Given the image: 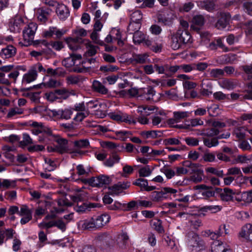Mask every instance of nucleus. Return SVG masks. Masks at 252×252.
<instances>
[{
    "label": "nucleus",
    "mask_w": 252,
    "mask_h": 252,
    "mask_svg": "<svg viewBox=\"0 0 252 252\" xmlns=\"http://www.w3.org/2000/svg\"><path fill=\"white\" fill-rule=\"evenodd\" d=\"M191 35L188 32L184 33L182 30H178L176 32L171 34L170 46L174 50L181 47L183 44L190 42Z\"/></svg>",
    "instance_id": "f257e3e1"
},
{
    "label": "nucleus",
    "mask_w": 252,
    "mask_h": 252,
    "mask_svg": "<svg viewBox=\"0 0 252 252\" xmlns=\"http://www.w3.org/2000/svg\"><path fill=\"white\" fill-rule=\"evenodd\" d=\"M186 243L190 249L201 250L205 246V243L196 233L189 232L186 237Z\"/></svg>",
    "instance_id": "f03ea898"
},
{
    "label": "nucleus",
    "mask_w": 252,
    "mask_h": 252,
    "mask_svg": "<svg viewBox=\"0 0 252 252\" xmlns=\"http://www.w3.org/2000/svg\"><path fill=\"white\" fill-rule=\"evenodd\" d=\"M37 28V26L34 23H30L27 26L23 32L24 46H28L32 44Z\"/></svg>",
    "instance_id": "7ed1b4c3"
},
{
    "label": "nucleus",
    "mask_w": 252,
    "mask_h": 252,
    "mask_svg": "<svg viewBox=\"0 0 252 252\" xmlns=\"http://www.w3.org/2000/svg\"><path fill=\"white\" fill-rule=\"evenodd\" d=\"M112 180L110 177L101 175L97 177H93L89 180V183L94 187H106L111 182Z\"/></svg>",
    "instance_id": "20e7f679"
},
{
    "label": "nucleus",
    "mask_w": 252,
    "mask_h": 252,
    "mask_svg": "<svg viewBox=\"0 0 252 252\" xmlns=\"http://www.w3.org/2000/svg\"><path fill=\"white\" fill-rule=\"evenodd\" d=\"M58 145L56 146L55 151L60 154L69 153L73 157L76 154H80V152L71 151L68 146V141L63 138H58L56 140Z\"/></svg>",
    "instance_id": "39448f33"
},
{
    "label": "nucleus",
    "mask_w": 252,
    "mask_h": 252,
    "mask_svg": "<svg viewBox=\"0 0 252 252\" xmlns=\"http://www.w3.org/2000/svg\"><path fill=\"white\" fill-rule=\"evenodd\" d=\"M96 239L101 246L105 248H110L113 246V237L108 233L104 232L98 234Z\"/></svg>",
    "instance_id": "423d86ee"
},
{
    "label": "nucleus",
    "mask_w": 252,
    "mask_h": 252,
    "mask_svg": "<svg viewBox=\"0 0 252 252\" xmlns=\"http://www.w3.org/2000/svg\"><path fill=\"white\" fill-rule=\"evenodd\" d=\"M177 190L171 188H164L160 191H154L152 193V199L155 201L162 200L166 197L165 195L167 193L175 195Z\"/></svg>",
    "instance_id": "0eeeda50"
},
{
    "label": "nucleus",
    "mask_w": 252,
    "mask_h": 252,
    "mask_svg": "<svg viewBox=\"0 0 252 252\" xmlns=\"http://www.w3.org/2000/svg\"><path fill=\"white\" fill-rule=\"evenodd\" d=\"M23 25L24 20L22 17L17 15L10 20L9 28L11 32H19Z\"/></svg>",
    "instance_id": "6e6552de"
},
{
    "label": "nucleus",
    "mask_w": 252,
    "mask_h": 252,
    "mask_svg": "<svg viewBox=\"0 0 252 252\" xmlns=\"http://www.w3.org/2000/svg\"><path fill=\"white\" fill-rule=\"evenodd\" d=\"M130 186V182L119 183L108 188V193L112 195H118L124 189H127Z\"/></svg>",
    "instance_id": "1a4fd4ad"
},
{
    "label": "nucleus",
    "mask_w": 252,
    "mask_h": 252,
    "mask_svg": "<svg viewBox=\"0 0 252 252\" xmlns=\"http://www.w3.org/2000/svg\"><path fill=\"white\" fill-rule=\"evenodd\" d=\"M63 85V82L60 80L49 78L47 81H45L37 85L33 86L34 88H55L60 87Z\"/></svg>",
    "instance_id": "9d476101"
},
{
    "label": "nucleus",
    "mask_w": 252,
    "mask_h": 252,
    "mask_svg": "<svg viewBox=\"0 0 252 252\" xmlns=\"http://www.w3.org/2000/svg\"><path fill=\"white\" fill-rule=\"evenodd\" d=\"M111 118L115 121L121 122H125L129 124H135L136 121L131 116L126 113L112 114Z\"/></svg>",
    "instance_id": "9b49d317"
},
{
    "label": "nucleus",
    "mask_w": 252,
    "mask_h": 252,
    "mask_svg": "<svg viewBox=\"0 0 252 252\" xmlns=\"http://www.w3.org/2000/svg\"><path fill=\"white\" fill-rule=\"evenodd\" d=\"M156 93L154 88L151 86H149L146 88L140 89V96L142 99L150 100L153 99V96Z\"/></svg>",
    "instance_id": "f8f14e48"
},
{
    "label": "nucleus",
    "mask_w": 252,
    "mask_h": 252,
    "mask_svg": "<svg viewBox=\"0 0 252 252\" xmlns=\"http://www.w3.org/2000/svg\"><path fill=\"white\" fill-rule=\"evenodd\" d=\"M211 252H232V251L226 243L218 240L213 242Z\"/></svg>",
    "instance_id": "ddd939ff"
},
{
    "label": "nucleus",
    "mask_w": 252,
    "mask_h": 252,
    "mask_svg": "<svg viewBox=\"0 0 252 252\" xmlns=\"http://www.w3.org/2000/svg\"><path fill=\"white\" fill-rule=\"evenodd\" d=\"M65 33V31L60 30L57 27H51L48 30L43 32V36L45 37H51L54 35H56V38H60Z\"/></svg>",
    "instance_id": "4468645a"
},
{
    "label": "nucleus",
    "mask_w": 252,
    "mask_h": 252,
    "mask_svg": "<svg viewBox=\"0 0 252 252\" xmlns=\"http://www.w3.org/2000/svg\"><path fill=\"white\" fill-rule=\"evenodd\" d=\"M239 236L252 241V224L247 223L244 225L239 233Z\"/></svg>",
    "instance_id": "2eb2a0df"
},
{
    "label": "nucleus",
    "mask_w": 252,
    "mask_h": 252,
    "mask_svg": "<svg viewBox=\"0 0 252 252\" xmlns=\"http://www.w3.org/2000/svg\"><path fill=\"white\" fill-rule=\"evenodd\" d=\"M205 19L203 16L201 15H196L193 16L192 19V24L190 28L195 31H198L204 25Z\"/></svg>",
    "instance_id": "dca6fc26"
},
{
    "label": "nucleus",
    "mask_w": 252,
    "mask_h": 252,
    "mask_svg": "<svg viewBox=\"0 0 252 252\" xmlns=\"http://www.w3.org/2000/svg\"><path fill=\"white\" fill-rule=\"evenodd\" d=\"M78 226L79 228L84 230L97 228L95 226L94 219L92 218L80 220L78 222Z\"/></svg>",
    "instance_id": "f3484780"
},
{
    "label": "nucleus",
    "mask_w": 252,
    "mask_h": 252,
    "mask_svg": "<svg viewBox=\"0 0 252 252\" xmlns=\"http://www.w3.org/2000/svg\"><path fill=\"white\" fill-rule=\"evenodd\" d=\"M56 13L59 18L62 20H65L69 16L68 8L63 4H58Z\"/></svg>",
    "instance_id": "a211bd4d"
},
{
    "label": "nucleus",
    "mask_w": 252,
    "mask_h": 252,
    "mask_svg": "<svg viewBox=\"0 0 252 252\" xmlns=\"http://www.w3.org/2000/svg\"><path fill=\"white\" fill-rule=\"evenodd\" d=\"M73 202L77 203V205L74 206V210L79 213H83L86 211L89 208L88 205L81 201V199L78 195L73 196L71 197Z\"/></svg>",
    "instance_id": "6ab92c4d"
},
{
    "label": "nucleus",
    "mask_w": 252,
    "mask_h": 252,
    "mask_svg": "<svg viewBox=\"0 0 252 252\" xmlns=\"http://www.w3.org/2000/svg\"><path fill=\"white\" fill-rule=\"evenodd\" d=\"M201 94L203 96H209L213 94L212 83L208 80H202L201 84Z\"/></svg>",
    "instance_id": "aec40b11"
},
{
    "label": "nucleus",
    "mask_w": 252,
    "mask_h": 252,
    "mask_svg": "<svg viewBox=\"0 0 252 252\" xmlns=\"http://www.w3.org/2000/svg\"><path fill=\"white\" fill-rule=\"evenodd\" d=\"M37 76V70H36L35 68H32L23 75L22 83H30L31 82L34 81L36 79Z\"/></svg>",
    "instance_id": "412c9836"
},
{
    "label": "nucleus",
    "mask_w": 252,
    "mask_h": 252,
    "mask_svg": "<svg viewBox=\"0 0 252 252\" xmlns=\"http://www.w3.org/2000/svg\"><path fill=\"white\" fill-rule=\"evenodd\" d=\"M16 53V49L15 47L12 45H8L1 50L0 56L2 58L8 59L15 56Z\"/></svg>",
    "instance_id": "4be33fe9"
},
{
    "label": "nucleus",
    "mask_w": 252,
    "mask_h": 252,
    "mask_svg": "<svg viewBox=\"0 0 252 252\" xmlns=\"http://www.w3.org/2000/svg\"><path fill=\"white\" fill-rule=\"evenodd\" d=\"M230 17L228 14L224 13H220V18L216 24V27L218 29H223L228 24Z\"/></svg>",
    "instance_id": "5701e85b"
},
{
    "label": "nucleus",
    "mask_w": 252,
    "mask_h": 252,
    "mask_svg": "<svg viewBox=\"0 0 252 252\" xmlns=\"http://www.w3.org/2000/svg\"><path fill=\"white\" fill-rule=\"evenodd\" d=\"M40 43L47 48V50L48 52L50 50L51 48L57 51H60L63 47V43L61 41H58L47 42L45 40H42Z\"/></svg>",
    "instance_id": "b1692460"
},
{
    "label": "nucleus",
    "mask_w": 252,
    "mask_h": 252,
    "mask_svg": "<svg viewBox=\"0 0 252 252\" xmlns=\"http://www.w3.org/2000/svg\"><path fill=\"white\" fill-rule=\"evenodd\" d=\"M110 217L108 214H103L97 217L94 219L95 226L97 228H101L109 222Z\"/></svg>",
    "instance_id": "393cba45"
},
{
    "label": "nucleus",
    "mask_w": 252,
    "mask_h": 252,
    "mask_svg": "<svg viewBox=\"0 0 252 252\" xmlns=\"http://www.w3.org/2000/svg\"><path fill=\"white\" fill-rule=\"evenodd\" d=\"M235 191L227 188H224L223 190L220 193V199L225 201H229L233 199Z\"/></svg>",
    "instance_id": "a878e982"
},
{
    "label": "nucleus",
    "mask_w": 252,
    "mask_h": 252,
    "mask_svg": "<svg viewBox=\"0 0 252 252\" xmlns=\"http://www.w3.org/2000/svg\"><path fill=\"white\" fill-rule=\"evenodd\" d=\"M29 125L33 127L32 130V133L34 135H38L39 133L46 132V127H44L42 124L37 122H29Z\"/></svg>",
    "instance_id": "bb28decb"
},
{
    "label": "nucleus",
    "mask_w": 252,
    "mask_h": 252,
    "mask_svg": "<svg viewBox=\"0 0 252 252\" xmlns=\"http://www.w3.org/2000/svg\"><path fill=\"white\" fill-rule=\"evenodd\" d=\"M84 44L87 49L85 53L86 57H91L96 54L98 49L97 46L93 45L92 43L89 40H87L86 42L84 43Z\"/></svg>",
    "instance_id": "cd10ccee"
},
{
    "label": "nucleus",
    "mask_w": 252,
    "mask_h": 252,
    "mask_svg": "<svg viewBox=\"0 0 252 252\" xmlns=\"http://www.w3.org/2000/svg\"><path fill=\"white\" fill-rule=\"evenodd\" d=\"M219 85L222 88L226 90H232L237 85L236 82L234 80L223 79L219 82Z\"/></svg>",
    "instance_id": "c85d7f7f"
},
{
    "label": "nucleus",
    "mask_w": 252,
    "mask_h": 252,
    "mask_svg": "<svg viewBox=\"0 0 252 252\" xmlns=\"http://www.w3.org/2000/svg\"><path fill=\"white\" fill-rule=\"evenodd\" d=\"M213 1V0L199 1L197 2V4L200 8L205 9L209 12H212L215 9V5Z\"/></svg>",
    "instance_id": "c756f323"
},
{
    "label": "nucleus",
    "mask_w": 252,
    "mask_h": 252,
    "mask_svg": "<svg viewBox=\"0 0 252 252\" xmlns=\"http://www.w3.org/2000/svg\"><path fill=\"white\" fill-rule=\"evenodd\" d=\"M128 240V236L126 233H122L117 237L116 242L117 246L121 249L126 248Z\"/></svg>",
    "instance_id": "7c9ffc66"
},
{
    "label": "nucleus",
    "mask_w": 252,
    "mask_h": 252,
    "mask_svg": "<svg viewBox=\"0 0 252 252\" xmlns=\"http://www.w3.org/2000/svg\"><path fill=\"white\" fill-rule=\"evenodd\" d=\"M81 59V56L80 55L72 54L69 57L67 58L63 61V64L66 67H70L72 65H75V61L76 60H80Z\"/></svg>",
    "instance_id": "2f4dec72"
},
{
    "label": "nucleus",
    "mask_w": 252,
    "mask_h": 252,
    "mask_svg": "<svg viewBox=\"0 0 252 252\" xmlns=\"http://www.w3.org/2000/svg\"><path fill=\"white\" fill-rule=\"evenodd\" d=\"M50 10L49 9H43L40 8L37 10V18L41 23H45L49 16Z\"/></svg>",
    "instance_id": "473e14b6"
},
{
    "label": "nucleus",
    "mask_w": 252,
    "mask_h": 252,
    "mask_svg": "<svg viewBox=\"0 0 252 252\" xmlns=\"http://www.w3.org/2000/svg\"><path fill=\"white\" fill-rule=\"evenodd\" d=\"M92 86L93 89L99 93L106 94L108 92V89L101 82L97 80H94L93 81Z\"/></svg>",
    "instance_id": "72a5a7b5"
},
{
    "label": "nucleus",
    "mask_w": 252,
    "mask_h": 252,
    "mask_svg": "<svg viewBox=\"0 0 252 252\" xmlns=\"http://www.w3.org/2000/svg\"><path fill=\"white\" fill-rule=\"evenodd\" d=\"M220 133V130L216 128L212 127L210 129H203L201 130V133L197 134L198 135L205 136L207 137H213L218 135Z\"/></svg>",
    "instance_id": "f704fd0d"
},
{
    "label": "nucleus",
    "mask_w": 252,
    "mask_h": 252,
    "mask_svg": "<svg viewBox=\"0 0 252 252\" xmlns=\"http://www.w3.org/2000/svg\"><path fill=\"white\" fill-rule=\"evenodd\" d=\"M120 160L119 156L116 154H113L104 162V164L107 167H111L115 163H118Z\"/></svg>",
    "instance_id": "c9c22d12"
},
{
    "label": "nucleus",
    "mask_w": 252,
    "mask_h": 252,
    "mask_svg": "<svg viewBox=\"0 0 252 252\" xmlns=\"http://www.w3.org/2000/svg\"><path fill=\"white\" fill-rule=\"evenodd\" d=\"M150 225L151 227L157 231L159 233L164 232V229L161 225V221L160 220L154 219L150 221Z\"/></svg>",
    "instance_id": "e433bc0d"
},
{
    "label": "nucleus",
    "mask_w": 252,
    "mask_h": 252,
    "mask_svg": "<svg viewBox=\"0 0 252 252\" xmlns=\"http://www.w3.org/2000/svg\"><path fill=\"white\" fill-rule=\"evenodd\" d=\"M246 129L244 127H237L234 128L232 133L238 140H242L245 138Z\"/></svg>",
    "instance_id": "4c0bfd02"
},
{
    "label": "nucleus",
    "mask_w": 252,
    "mask_h": 252,
    "mask_svg": "<svg viewBox=\"0 0 252 252\" xmlns=\"http://www.w3.org/2000/svg\"><path fill=\"white\" fill-rule=\"evenodd\" d=\"M148 55L147 54H136L133 56L132 60L137 63H144L148 60Z\"/></svg>",
    "instance_id": "58836bf2"
},
{
    "label": "nucleus",
    "mask_w": 252,
    "mask_h": 252,
    "mask_svg": "<svg viewBox=\"0 0 252 252\" xmlns=\"http://www.w3.org/2000/svg\"><path fill=\"white\" fill-rule=\"evenodd\" d=\"M115 133L117 138L122 141H125L131 135V132L130 131L126 130H117L115 131Z\"/></svg>",
    "instance_id": "ea45409f"
},
{
    "label": "nucleus",
    "mask_w": 252,
    "mask_h": 252,
    "mask_svg": "<svg viewBox=\"0 0 252 252\" xmlns=\"http://www.w3.org/2000/svg\"><path fill=\"white\" fill-rule=\"evenodd\" d=\"M194 174L190 177V180L194 183H197L202 181L203 171L201 169H196Z\"/></svg>",
    "instance_id": "a19ab883"
},
{
    "label": "nucleus",
    "mask_w": 252,
    "mask_h": 252,
    "mask_svg": "<svg viewBox=\"0 0 252 252\" xmlns=\"http://www.w3.org/2000/svg\"><path fill=\"white\" fill-rule=\"evenodd\" d=\"M203 140L204 145L208 148L216 147L219 144L218 138L217 137H214L211 139L204 138Z\"/></svg>",
    "instance_id": "79ce46f5"
},
{
    "label": "nucleus",
    "mask_w": 252,
    "mask_h": 252,
    "mask_svg": "<svg viewBox=\"0 0 252 252\" xmlns=\"http://www.w3.org/2000/svg\"><path fill=\"white\" fill-rule=\"evenodd\" d=\"M141 23H136L130 22L127 28V31L129 34H133L135 32H138L141 28Z\"/></svg>",
    "instance_id": "37998d69"
},
{
    "label": "nucleus",
    "mask_w": 252,
    "mask_h": 252,
    "mask_svg": "<svg viewBox=\"0 0 252 252\" xmlns=\"http://www.w3.org/2000/svg\"><path fill=\"white\" fill-rule=\"evenodd\" d=\"M24 112V109L21 108L15 107L10 109L7 114L6 117L7 118H12L17 115H20Z\"/></svg>",
    "instance_id": "c03bdc74"
},
{
    "label": "nucleus",
    "mask_w": 252,
    "mask_h": 252,
    "mask_svg": "<svg viewBox=\"0 0 252 252\" xmlns=\"http://www.w3.org/2000/svg\"><path fill=\"white\" fill-rule=\"evenodd\" d=\"M222 209V206L219 205H206L201 208V210L204 212L208 211H210L212 213H216L220 211Z\"/></svg>",
    "instance_id": "a18cd8bd"
},
{
    "label": "nucleus",
    "mask_w": 252,
    "mask_h": 252,
    "mask_svg": "<svg viewBox=\"0 0 252 252\" xmlns=\"http://www.w3.org/2000/svg\"><path fill=\"white\" fill-rule=\"evenodd\" d=\"M123 206L125 207V210L129 211L132 210H137L139 208L138 201H131L127 204H123Z\"/></svg>",
    "instance_id": "49530a36"
},
{
    "label": "nucleus",
    "mask_w": 252,
    "mask_h": 252,
    "mask_svg": "<svg viewBox=\"0 0 252 252\" xmlns=\"http://www.w3.org/2000/svg\"><path fill=\"white\" fill-rule=\"evenodd\" d=\"M130 21L136 23H141L142 19V14L140 11L136 10L133 12L130 15Z\"/></svg>",
    "instance_id": "de8ad7c7"
},
{
    "label": "nucleus",
    "mask_w": 252,
    "mask_h": 252,
    "mask_svg": "<svg viewBox=\"0 0 252 252\" xmlns=\"http://www.w3.org/2000/svg\"><path fill=\"white\" fill-rule=\"evenodd\" d=\"M100 108V104L97 101H90L86 103V110L89 113L90 110L94 109L95 111H98Z\"/></svg>",
    "instance_id": "09e8293b"
},
{
    "label": "nucleus",
    "mask_w": 252,
    "mask_h": 252,
    "mask_svg": "<svg viewBox=\"0 0 252 252\" xmlns=\"http://www.w3.org/2000/svg\"><path fill=\"white\" fill-rule=\"evenodd\" d=\"M133 34V41L135 44H140L145 39V35L140 31L135 32Z\"/></svg>",
    "instance_id": "8fccbe9b"
},
{
    "label": "nucleus",
    "mask_w": 252,
    "mask_h": 252,
    "mask_svg": "<svg viewBox=\"0 0 252 252\" xmlns=\"http://www.w3.org/2000/svg\"><path fill=\"white\" fill-rule=\"evenodd\" d=\"M89 145V142L88 139H81L74 142V146L77 149L85 148Z\"/></svg>",
    "instance_id": "3c124183"
},
{
    "label": "nucleus",
    "mask_w": 252,
    "mask_h": 252,
    "mask_svg": "<svg viewBox=\"0 0 252 252\" xmlns=\"http://www.w3.org/2000/svg\"><path fill=\"white\" fill-rule=\"evenodd\" d=\"M73 33L75 37L74 39L78 40V39L80 37L86 36L87 34V32L86 30L83 28H77L73 31Z\"/></svg>",
    "instance_id": "603ef678"
},
{
    "label": "nucleus",
    "mask_w": 252,
    "mask_h": 252,
    "mask_svg": "<svg viewBox=\"0 0 252 252\" xmlns=\"http://www.w3.org/2000/svg\"><path fill=\"white\" fill-rule=\"evenodd\" d=\"M207 173H210L216 175L219 177H222L223 173L222 170H218L217 168L213 167H208L205 169Z\"/></svg>",
    "instance_id": "864d4df0"
},
{
    "label": "nucleus",
    "mask_w": 252,
    "mask_h": 252,
    "mask_svg": "<svg viewBox=\"0 0 252 252\" xmlns=\"http://www.w3.org/2000/svg\"><path fill=\"white\" fill-rule=\"evenodd\" d=\"M207 111L210 116L214 117L219 113V106L217 104H213L210 106H207Z\"/></svg>",
    "instance_id": "5fc2aeb1"
},
{
    "label": "nucleus",
    "mask_w": 252,
    "mask_h": 252,
    "mask_svg": "<svg viewBox=\"0 0 252 252\" xmlns=\"http://www.w3.org/2000/svg\"><path fill=\"white\" fill-rule=\"evenodd\" d=\"M18 215L22 217L32 216V212L26 205H22Z\"/></svg>",
    "instance_id": "6e6d98bb"
},
{
    "label": "nucleus",
    "mask_w": 252,
    "mask_h": 252,
    "mask_svg": "<svg viewBox=\"0 0 252 252\" xmlns=\"http://www.w3.org/2000/svg\"><path fill=\"white\" fill-rule=\"evenodd\" d=\"M152 170L149 165L141 168L139 170V175L140 177H145L149 176L152 173Z\"/></svg>",
    "instance_id": "4d7b16f0"
},
{
    "label": "nucleus",
    "mask_w": 252,
    "mask_h": 252,
    "mask_svg": "<svg viewBox=\"0 0 252 252\" xmlns=\"http://www.w3.org/2000/svg\"><path fill=\"white\" fill-rule=\"evenodd\" d=\"M210 75L214 78H220L224 76V71L220 68L212 69L210 70Z\"/></svg>",
    "instance_id": "13d9d810"
},
{
    "label": "nucleus",
    "mask_w": 252,
    "mask_h": 252,
    "mask_svg": "<svg viewBox=\"0 0 252 252\" xmlns=\"http://www.w3.org/2000/svg\"><path fill=\"white\" fill-rule=\"evenodd\" d=\"M163 143L165 145H179L181 144V141L175 137L166 138L164 140Z\"/></svg>",
    "instance_id": "bf43d9fd"
},
{
    "label": "nucleus",
    "mask_w": 252,
    "mask_h": 252,
    "mask_svg": "<svg viewBox=\"0 0 252 252\" xmlns=\"http://www.w3.org/2000/svg\"><path fill=\"white\" fill-rule=\"evenodd\" d=\"M158 133H159V132L156 130H151L143 131L141 134L145 138H155L158 136Z\"/></svg>",
    "instance_id": "052dcab7"
},
{
    "label": "nucleus",
    "mask_w": 252,
    "mask_h": 252,
    "mask_svg": "<svg viewBox=\"0 0 252 252\" xmlns=\"http://www.w3.org/2000/svg\"><path fill=\"white\" fill-rule=\"evenodd\" d=\"M111 34H115L116 36L114 37V39L117 40V43L119 46H123L124 42L121 39L120 31L118 30L114 29L111 32Z\"/></svg>",
    "instance_id": "680f3d73"
},
{
    "label": "nucleus",
    "mask_w": 252,
    "mask_h": 252,
    "mask_svg": "<svg viewBox=\"0 0 252 252\" xmlns=\"http://www.w3.org/2000/svg\"><path fill=\"white\" fill-rule=\"evenodd\" d=\"M185 141L187 144L189 146L194 147L198 145L199 140L194 137H188L185 138Z\"/></svg>",
    "instance_id": "e2e57ef3"
},
{
    "label": "nucleus",
    "mask_w": 252,
    "mask_h": 252,
    "mask_svg": "<svg viewBox=\"0 0 252 252\" xmlns=\"http://www.w3.org/2000/svg\"><path fill=\"white\" fill-rule=\"evenodd\" d=\"M47 220H43L42 222L38 224V227L41 229H49L55 226V220L46 222Z\"/></svg>",
    "instance_id": "0e129e2a"
},
{
    "label": "nucleus",
    "mask_w": 252,
    "mask_h": 252,
    "mask_svg": "<svg viewBox=\"0 0 252 252\" xmlns=\"http://www.w3.org/2000/svg\"><path fill=\"white\" fill-rule=\"evenodd\" d=\"M174 117L175 118L176 122H180L181 120L187 117L188 113L185 111H177L174 112Z\"/></svg>",
    "instance_id": "69168bd1"
},
{
    "label": "nucleus",
    "mask_w": 252,
    "mask_h": 252,
    "mask_svg": "<svg viewBox=\"0 0 252 252\" xmlns=\"http://www.w3.org/2000/svg\"><path fill=\"white\" fill-rule=\"evenodd\" d=\"M227 175H238L239 177H242L243 174L240 168L237 167H233L228 169Z\"/></svg>",
    "instance_id": "338daca9"
},
{
    "label": "nucleus",
    "mask_w": 252,
    "mask_h": 252,
    "mask_svg": "<svg viewBox=\"0 0 252 252\" xmlns=\"http://www.w3.org/2000/svg\"><path fill=\"white\" fill-rule=\"evenodd\" d=\"M44 97L47 100L50 102H53L60 98V97L56 95L55 92L46 93L45 94Z\"/></svg>",
    "instance_id": "774afa93"
}]
</instances>
